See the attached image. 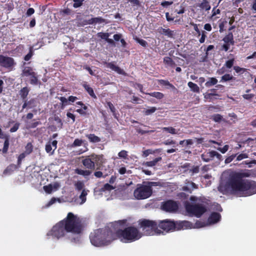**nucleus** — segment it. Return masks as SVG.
Instances as JSON below:
<instances>
[{"label": "nucleus", "mask_w": 256, "mask_h": 256, "mask_svg": "<svg viewBox=\"0 0 256 256\" xmlns=\"http://www.w3.org/2000/svg\"><path fill=\"white\" fill-rule=\"evenodd\" d=\"M105 20L101 17L92 18L88 20L89 24L104 23Z\"/></svg>", "instance_id": "27"}, {"label": "nucleus", "mask_w": 256, "mask_h": 256, "mask_svg": "<svg viewBox=\"0 0 256 256\" xmlns=\"http://www.w3.org/2000/svg\"><path fill=\"white\" fill-rule=\"evenodd\" d=\"M106 104L107 106H108L112 114H113L114 116H116V110L114 105L110 102H107Z\"/></svg>", "instance_id": "52"}, {"label": "nucleus", "mask_w": 256, "mask_h": 256, "mask_svg": "<svg viewBox=\"0 0 256 256\" xmlns=\"http://www.w3.org/2000/svg\"><path fill=\"white\" fill-rule=\"evenodd\" d=\"M138 225H140V228H142L143 231L146 230L147 232L146 234L148 235H150L151 232H155L158 228L157 223L155 221L147 219L140 220Z\"/></svg>", "instance_id": "8"}, {"label": "nucleus", "mask_w": 256, "mask_h": 256, "mask_svg": "<svg viewBox=\"0 0 256 256\" xmlns=\"http://www.w3.org/2000/svg\"><path fill=\"white\" fill-rule=\"evenodd\" d=\"M44 190L46 191V192L50 194L52 191V184L45 186H44Z\"/></svg>", "instance_id": "56"}, {"label": "nucleus", "mask_w": 256, "mask_h": 256, "mask_svg": "<svg viewBox=\"0 0 256 256\" xmlns=\"http://www.w3.org/2000/svg\"><path fill=\"white\" fill-rule=\"evenodd\" d=\"M218 83V80L215 78H210L208 81L206 82L205 86L206 87H210L212 86H215Z\"/></svg>", "instance_id": "34"}, {"label": "nucleus", "mask_w": 256, "mask_h": 256, "mask_svg": "<svg viewBox=\"0 0 256 256\" xmlns=\"http://www.w3.org/2000/svg\"><path fill=\"white\" fill-rule=\"evenodd\" d=\"M118 156L119 158H126L128 157V152L125 150H122L118 152Z\"/></svg>", "instance_id": "53"}, {"label": "nucleus", "mask_w": 256, "mask_h": 256, "mask_svg": "<svg viewBox=\"0 0 256 256\" xmlns=\"http://www.w3.org/2000/svg\"><path fill=\"white\" fill-rule=\"evenodd\" d=\"M158 226L166 232H174V221L170 219L164 220L160 221Z\"/></svg>", "instance_id": "11"}, {"label": "nucleus", "mask_w": 256, "mask_h": 256, "mask_svg": "<svg viewBox=\"0 0 256 256\" xmlns=\"http://www.w3.org/2000/svg\"><path fill=\"white\" fill-rule=\"evenodd\" d=\"M10 145V142H8V138H6L4 142V146L2 148V152L6 154L8 152V146Z\"/></svg>", "instance_id": "50"}, {"label": "nucleus", "mask_w": 256, "mask_h": 256, "mask_svg": "<svg viewBox=\"0 0 256 256\" xmlns=\"http://www.w3.org/2000/svg\"><path fill=\"white\" fill-rule=\"evenodd\" d=\"M228 144H226L223 148H218V150L220 151V152H222V154H224L227 152L228 150Z\"/></svg>", "instance_id": "62"}, {"label": "nucleus", "mask_w": 256, "mask_h": 256, "mask_svg": "<svg viewBox=\"0 0 256 256\" xmlns=\"http://www.w3.org/2000/svg\"><path fill=\"white\" fill-rule=\"evenodd\" d=\"M192 202H186L184 206L186 212L191 216L200 218L208 211V203L205 200H198L194 196H191Z\"/></svg>", "instance_id": "3"}, {"label": "nucleus", "mask_w": 256, "mask_h": 256, "mask_svg": "<svg viewBox=\"0 0 256 256\" xmlns=\"http://www.w3.org/2000/svg\"><path fill=\"white\" fill-rule=\"evenodd\" d=\"M30 88L27 86H24L19 90V95L20 98L23 100H26L27 96L29 94Z\"/></svg>", "instance_id": "17"}, {"label": "nucleus", "mask_w": 256, "mask_h": 256, "mask_svg": "<svg viewBox=\"0 0 256 256\" xmlns=\"http://www.w3.org/2000/svg\"><path fill=\"white\" fill-rule=\"evenodd\" d=\"M158 83L160 84V85L164 86H168L170 88H172L173 90H176V88L174 84L170 83L169 81L168 80H158Z\"/></svg>", "instance_id": "30"}, {"label": "nucleus", "mask_w": 256, "mask_h": 256, "mask_svg": "<svg viewBox=\"0 0 256 256\" xmlns=\"http://www.w3.org/2000/svg\"><path fill=\"white\" fill-rule=\"evenodd\" d=\"M248 176V173L235 172L230 176L228 185L233 192H242L245 196L256 194V182L253 180L243 179Z\"/></svg>", "instance_id": "2"}, {"label": "nucleus", "mask_w": 256, "mask_h": 256, "mask_svg": "<svg viewBox=\"0 0 256 256\" xmlns=\"http://www.w3.org/2000/svg\"><path fill=\"white\" fill-rule=\"evenodd\" d=\"M52 148L51 144L50 143L46 144V151L48 153H50L51 154H52L54 153V150L52 152Z\"/></svg>", "instance_id": "59"}, {"label": "nucleus", "mask_w": 256, "mask_h": 256, "mask_svg": "<svg viewBox=\"0 0 256 256\" xmlns=\"http://www.w3.org/2000/svg\"><path fill=\"white\" fill-rule=\"evenodd\" d=\"M161 208L166 212H176L178 210V204L174 200H167L162 202Z\"/></svg>", "instance_id": "9"}, {"label": "nucleus", "mask_w": 256, "mask_h": 256, "mask_svg": "<svg viewBox=\"0 0 256 256\" xmlns=\"http://www.w3.org/2000/svg\"><path fill=\"white\" fill-rule=\"evenodd\" d=\"M18 168L20 167L14 164H10L6 167L4 172H3V174H10Z\"/></svg>", "instance_id": "21"}, {"label": "nucleus", "mask_w": 256, "mask_h": 256, "mask_svg": "<svg viewBox=\"0 0 256 256\" xmlns=\"http://www.w3.org/2000/svg\"><path fill=\"white\" fill-rule=\"evenodd\" d=\"M75 189L78 190H81L83 189V188L84 187V184L82 181H77V182L74 184Z\"/></svg>", "instance_id": "36"}, {"label": "nucleus", "mask_w": 256, "mask_h": 256, "mask_svg": "<svg viewBox=\"0 0 256 256\" xmlns=\"http://www.w3.org/2000/svg\"><path fill=\"white\" fill-rule=\"evenodd\" d=\"M111 235V232L106 229H96L90 234V242L94 246H106L112 240Z\"/></svg>", "instance_id": "4"}, {"label": "nucleus", "mask_w": 256, "mask_h": 256, "mask_svg": "<svg viewBox=\"0 0 256 256\" xmlns=\"http://www.w3.org/2000/svg\"><path fill=\"white\" fill-rule=\"evenodd\" d=\"M106 68H108L112 70H113L116 72V73L118 74L122 75L126 74V73L124 72V70L120 68V67L116 66V64H114L113 62H106Z\"/></svg>", "instance_id": "16"}, {"label": "nucleus", "mask_w": 256, "mask_h": 256, "mask_svg": "<svg viewBox=\"0 0 256 256\" xmlns=\"http://www.w3.org/2000/svg\"><path fill=\"white\" fill-rule=\"evenodd\" d=\"M236 156V154H233L232 156H228L225 160V164H230L232 160Z\"/></svg>", "instance_id": "55"}, {"label": "nucleus", "mask_w": 256, "mask_h": 256, "mask_svg": "<svg viewBox=\"0 0 256 256\" xmlns=\"http://www.w3.org/2000/svg\"><path fill=\"white\" fill-rule=\"evenodd\" d=\"M30 77V84L33 86H37L41 84L40 81L38 78L36 74L34 75H31L29 76Z\"/></svg>", "instance_id": "26"}, {"label": "nucleus", "mask_w": 256, "mask_h": 256, "mask_svg": "<svg viewBox=\"0 0 256 256\" xmlns=\"http://www.w3.org/2000/svg\"><path fill=\"white\" fill-rule=\"evenodd\" d=\"M212 119L215 122H220L222 120V116L220 114H215L212 116Z\"/></svg>", "instance_id": "45"}, {"label": "nucleus", "mask_w": 256, "mask_h": 256, "mask_svg": "<svg viewBox=\"0 0 256 256\" xmlns=\"http://www.w3.org/2000/svg\"><path fill=\"white\" fill-rule=\"evenodd\" d=\"M158 32L160 34L167 36V38L172 39H174L176 34V32L174 30H172L168 28H164L162 27L158 28Z\"/></svg>", "instance_id": "13"}, {"label": "nucleus", "mask_w": 256, "mask_h": 256, "mask_svg": "<svg viewBox=\"0 0 256 256\" xmlns=\"http://www.w3.org/2000/svg\"><path fill=\"white\" fill-rule=\"evenodd\" d=\"M199 172V167L198 166H196L192 167V168L190 169V172H192V174H197Z\"/></svg>", "instance_id": "63"}, {"label": "nucleus", "mask_w": 256, "mask_h": 256, "mask_svg": "<svg viewBox=\"0 0 256 256\" xmlns=\"http://www.w3.org/2000/svg\"><path fill=\"white\" fill-rule=\"evenodd\" d=\"M26 151H24V153L27 154H31L32 152V145L31 142H28L26 146Z\"/></svg>", "instance_id": "41"}, {"label": "nucleus", "mask_w": 256, "mask_h": 256, "mask_svg": "<svg viewBox=\"0 0 256 256\" xmlns=\"http://www.w3.org/2000/svg\"><path fill=\"white\" fill-rule=\"evenodd\" d=\"M160 149H158L156 150H153L150 149H148V150H146L143 152V156L146 157V156H148L150 154H154L156 152H160Z\"/></svg>", "instance_id": "37"}, {"label": "nucleus", "mask_w": 256, "mask_h": 256, "mask_svg": "<svg viewBox=\"0 0 256 256\" xmlns=\"http://www.w3.org/2000/svg\"><path fill=\"white\" fill-rule=\"evenodd\" d=\"M116 235L123 242H132L138 240L142 236L138 229L133 226L117 230Z\"/></svg>", "instance_id": "5"}, {"label": "nucleus", "mask_w": 256, "mask_h": 256, "mask_svg": "<svg viewBox=\"0 0 256 256\" xmlns=\"http://www.w3.org/2000/svg\"><path fill=\"white\" fill-rule=\"evenodd\" d=\"M135 40L136 42H137L138 43L140 44L141 45V46H144V47L146 48L148 46V42H146L143 39L136 38H135Z\"/></svg>", "instance_id": "44"}, {"label": "nucleus", "mask_w": 256, "mask_h": 256, "mask_svg": "<svg viewBox=\"0 0 256 256\" xmlns=\"http://www.w3.org/2000/svg\"><path fill=\"white\" fill-rule=\"evenodd\" d=\"M162 130L164 132H166L168 133H170L172 134H177V132L174 127H164L162 128Z\"/></svg>", "instance_id": "35"}, {"label": "nucleus", "mask_w": 256, "mask_h": 256, "mask_svg": "<svg viewBox=\"0 0 256 256\" xmlns=\"http://www.w3.org/2000/svg\"><path fill=\"white\" fill-rule=\"evenodd\" d=\"M36 74L32 69V67L26 66L23 70H22V77H28L30 76L34 75Z\"/></svg>", "instance_id": "19"}, {"label": "nucleus", "mask_w": 256, "mask_h": 256, "mask_svg": "<svg viewBox=\"0 0 256 256\" xmlns=\"http://www.w3.org/2000/svg\"><path fill=\"white\" fill-rule=\"evenodd\" d=\"M234 62V59L232 58L229 60H228L226 62L224 66L226 68H230L233 66Z\"/></svg>", "instance_id": "49"}, {"label": "nucleus", "mask_w": 256, "mask_h": 256, "mask_svg": "<svg viewBox=\"0 0 256 256\" xmlns=\"http://www.w3.org/2000/svg\"><path fill=\"white\" fill-rule=\"evenodd\" d=\"M110 36L109 33H104V32H98L97 33V36L101 39H104V40L108 39V37Z\"/></svg>", "instance_id": "46"}, {"label": "nucleus", "mask_w": 256, "mask_h": 256, "mask_svg": "<svg viewBox=\"0 0 256 256\" xmlns=\"http://www.w3.org/2000/svg\"><path fill=\"white\" fill-rule=\"evenodd\" d=\"M248 158V156L246 154H242L237 156L236 160L238 161H240L244 158Z\"/></svg>", "instance_id": "61"}, {"label": "nucleus", "mask_w": 256, "mask_h": 256, "mask_svg": "<svg viewBox=\"0 0 256 256\" xmlns=\"http://www.w3.org/2000/svg\"><path fill=\"white\" fill-rule=\"evenodd\" d=\"M188 86L190 88L191 91L194 92H199L200 88L198 85L192 82H189L188 83Z\"/></svg>", "instance_id": "32"}, {"label": "nucleus", "mask_w": 256, "mask_h": 256, "mask_svg": "<svg viewBox=\"0 0 256 256\" xmlns=\"http://www.w3.org/2000/svg\"><path fill=\"white\" fill-rule=\"evenodd\" d=\"M104 162V156L95 154L85 156V158L82 161L84 168L90 170H94L96 166H100Z\"/></svg>", "instance_id": "7"}, {"label": "nucleus", "mask_w": 256, "mask_h": 256, "mask_svg": "<svg viewBox=\"0 0 256 256\" xmlns=\"http://www.w3.org/2000/svg\"><path fill=\"white\" fill-rule=\"evenodd\" d=\"M236 78L228 74H226L221 77L220 82H229L232 80H235Z\"/></svg>", "instance_id": "33"}, {"label": "nucleus", "mask_w": 256, "mask_h": 256, "mask_svg": "<svg viewBox=\"0 0 256 256\" xmlns=\"http://www.w3.org/2000/svg\"><path fill=\"white\" fill-rule=\"evenodd\" d=\"M192 224L189 221H176L174 222V230H186L192 228Z\"/></svg>", "instance_id": "12"}, {"label": "nucleus", "mask_w": 256, "mask_h": 256, "mask_svg": "<svg viewBox=\"0 0 256 256\" xmlns=\"http://www.w3.org/2000/svg\"><path fill=\"white\" fill-rule=\"evenodd\" d=\"M112 170L108 167V172H102L101 171H95L94 172V176L97 178H106L108 176L112 173Z\"/></svg>", "instance_id": "18"}, {"label": "nucleus", "mask_w": 256, "mask_h": 256, "mask_svg": "<svg viewBox=\"0 0 256 256\" xmlns=\"http://www.w3.org/2000/svg\"><path fill=\"white\" fill-rule=\"evenodd\" d=\"M164 62L165 64L171 68H174L176 65L174 60L169 56H166L164 58Z\"/></svg>", "instance_id": "29"}, {"label": "nucleus", "mask_w": 256, "mask_h": 256, "mask_svg": "<svg viewBox=\"0 0 256 256\" xmlns=\"http://www.w3.org/2000/svg\"><path fill=\"white\" fill-rule=\"evenodd\" d=\"M87 191L84 189L82 190L81 194L80 196V198L82 200V204L85 202L86 200Z\"/></svg>", "instance_id": "40"}, {"label": "nucleus", "mask_w": 256, "mask_h": 256, "mask_svg": "<svg viewBox=\"0 0 256 256\" xmlns=\"http://www.w3.org/2000/svg\"><path fill=\"white\" fill-rule=\"evenodd\" d=\"M72 1L74 2L72 5L73 8H77L82 6L84 0H72Z\"/></svg>", "instance_id": "39"}, {"label": "nucleus", "mask_w": 256, "mask_h": 256, "mask_svg": "<svg viewBox=\"0 0 256 256\" xmlns=\"http://www.w3.org/2000/svg\"><path fill=\"white\" fill-rule=\"evenodd\" d=\"M157 186V182H147L146 184H138L134 191V196L138 200L149 198L152 194V186Z\"/></svg>", "instance_id": "6"}, {"label": "nucleus", "mask_w": 256, "mask_h": 256, "mask_svg": "<svg viewBox=\"0 0 256 256\" xmlns=\"http://www.w3.org/2000/svg\"><path fill=\"white\" fill-rule=\"evenodd\" d=\"M221 219V216L220 213L213 212L210 213L208 217V222L210 224H213L220 222Z\"/></svg>", "instance_id": "14"}, {"label": "nucleus", "mask_w": 256, "mask_h": 256, "mask_svg": "<svg viewBox=\"0 0 256 256\" xmlns=\"http://www.w3.org/2000/svg\"><path fill=\"white\" fill-rule=\"evenodd\" d=\"M34 12V8H28V10H26V15L28 16H29L32 14H33Z\"/></svg>", "instance_id": "64"}, {"label": "nucleus", "mask_w": 256, "mask_h": 256, "mask_svg": "<svg viewBox=\"0 0 256 256\" xmlns=\"http://www.w3.org/2000/svg\"><path fill=\"white\" fill-rule=\"evenodd\" d=\"M162 160V158L161 156L158 157L157 158H156L154 159V160L150 161V162H146L144 164H143L144 165L148 167H152L154 166H156L157 163Z\"/></svg>", "instance_id": "25"}, {"label": "nucleus", "mask_w": 256, "mask_h": 256, "mask_svg": "<svg viewBox=\"0 0 256 256\" xmlns=\"http://www.w3.org/2000/svg\"><path fill=\"white\" fill-rule=\"evenodd\" d=\"M14 60L12 58L4 56L0 54V66L8 69L12 68L15 65Z\"/></svg>", "instance_id": "10"}, {"label": "nucleus", "mask_w": 256, "mask_h": 256, "mask_svg": "<svg viewBox=\"0 0 256 256\" xmlns=\"http://www.w3.org/2000/svg\"><path fill=\"white\" fill-rule=\"evenodd\" d=\"M32 56V48H30V50L28 54H26V56L24 57V60L26 61H28L31 58Z\"/></svg>", "instance_id": "57"}, {"label": "nucleus", "mask_w": 256, "mask_h": 256, "mask_svg": "<svg viewBox=\"0 0 256 256\" xmlns=\"http://www.w3.org/2000/svg\"><path fill=\"white\" fill-rule=\"evenodd\" d=\"M233 70L238 74H243L246 72V69L238 66H234Z\"/></svg>", "instance_id": "42"}, {"label": "nucleus", "mask_w": 256, "mask_h": 256, "mask_svg": "<svg viewBox=\"0 0 256 256\" xmlns=\"http://www.w3.org/2000/svg\"><path fill=\"white\" fill-rule=\"evenodd\" d=\"M36 100L34 98H31L30 100L28 101L26 100V103L28 104L29 105H30V106H32V108L36 106Z\"/></svg>", "instance_id": "60"}, {"label": "nucleus", "mask_w": 256, "mask_h": 256, "mask_svg": "<svg viewBox=\"0 0 256 256\" xmlns=\"http://www.w3.org/2000/svg\"><path fill=\"white\" fill-rule=\"evenodd\" d=\"M85 226L84 221L82 218L72 212H69L64 218L54 226L46 235L52 236L58 239L64 237L67 233L80 235L82 234Z\"/></svg>", "instance_id": "1"}, {"label": "nucleus", "mask_w": 256, "mask_h": 256, "mask_svg": "<svg viewBox=\"0 0 256 256\" xmlns=\"http://www.w3.org/2000/svg\"><path fill=\"white\" fill-rule=\"evenodd\" d=\"M86 137L88 139L90 142H98L100 139L94 134H89L86 135Z\"/></svg>", "instance_id": "28"}, {"label": "nucleus", "mask_w": 256, "mask_h": 256, "mask_svg": "<svg viewBox=\"0 0 256 256\" xmlns=\"http://www.w3.org/2000/svg\"><path fill=\"white\" fill-rule=\"evenodd\" d=\"M54 120L58 124V128H62L63 123L60 117L58 116L54 117Z\"/></svg>", "instance_id": "54"}, {"label": "nucleus", "mask_w": 256, "mask_h": 256, "mask_svg": "<svg viewBox=\"0 0 256 256\" xmlns=\"http://www.w3.org/2000/svg\"><path fill=\"white\" fill-rule=\"evenodd\" d=\"M83 141L82 140H80L79 138H76L73 142L72 146L76 147V146H80L82 145Z\"/></svg>", "instance_id": "47"}, {"label": "nucleus", "mask_w": 256, "mask_h": 256, "mask_svg": "<svg viewBox=\"0 0 256 256\" xmlns=\"http://www.w3.org/2000/svg\"><path fill=\"white\" fill-rule=\"evenodd\" d=\"M20 126V123L16 122L14 124V126L12 127V128H10V132H14L17 131V130L19 128Z\"/></svg>", "instance_id": "58"}, {"label": "nucleus", "mask_w": 256, "mask_h": 256, "mask_svg": "<svg viewBox=\"0 0 256 256\" xmlns=\"http://www.w3.org/2000/svg\"><path fill=\"white\" fill-rule=\"evenodd\" d=\"M90 169L82 170L80 168L75 169V173L80 176H82L84 177L90 176L92 174V171L90 170Z\"/></svg>", "instance_id": "23"}, {"label": "nucleus", "mask_w": 256, "mask_h": 256, "mask_svg": "<svg viewBox=\"0 0 256 256\" xmlns=\"http://www.w3.org/2000/svg\"><path fill=\"white\" fill-rule=\"evenodd\" d=\"M82 86L85 90L86 91L88 94H90V96L92 98L96 99L97 98L92 88L90 86V85H88L86 82L83 84Z\"/></svg>", "instance_id": "20"}, {"label": "nucleus", "mask_w": 256, "mask_h": 256, "mask_svg": "<svg viewBox=\"0 0 256 256\" xmlns=\"http://www.w3.org/2000/svg\"><path fill=\"white\" fill-rule=\"evenodd\" d=\"M62 104H61V109H64L65 106L68 104V100L65 97L60 96L58 98Z\"/></svg>", "instance_id": "38"}, {"label": "nucleus", "mask_w": 256, "mask_h": 256, "mask_svg": "<svg viewBox=\"0 0 256 256\" xmlns=\"http://www.w3.org/2000/svg\"><path fill=\"white\" fill-rule=\"evenodd\" d=\"M198 6L206 11L210 10V6L208 0H202L200 4H198Z\"/></svg>", "instance_id": "24"}, {"label": "nucleus", "mask_w": 256, "mask_h": 256, "mask_svg": "<svg viewBox=\"0 0 256 256\" xmlns=\"http://www.w3.org/2000/svg\"><path fill=\"white\" fill-rule=\"evenodd\" d=\"M150 96L154 97L158 100H161L164 98V94L161 92H152L146 94Z\"/></svg>", "instance_id": "31"}, {"label": "nucleus", "mask_w": 256, "mask_h": 256, "mask_svg": "<svg viewBox=\"0 0 256 256\" xmlns=\"http://www.w3.org/2000/svg\"><path fill=\"white\" fill-rule=\"evenodd\" d=\"M114 189V187L110 185V184L106 183L104 185L103 188H102V190L106 191V190H112Z\"/></svg>", "instance_id": "51"}, {"label": "nucleus", "mask_w": 256, "mask_h": 256, "mask_svg": "<svg viewBox=\"0 0 256 256\" xmlns=\"http://www.w3.org/2000/svg\"><path fill=\"white\" fill-rule=\"evenodd\" d=\"M215 150H212L210 152H204V154H202L201 158L202 160L205 162H209L213 160L214 158L215 157Z\"/></svg>", "instance_id": "15"}, {"label": "nucleus", "mask_w": 256, "mask_h": 256, "mask_svg": "<svg viewBox=\"0 0 256 256\" xmlns=\"http://www.w3.org/2000/svg\"><path fill=\"white\" fill-rule=\"evenodd\" d=\"M222 41L224 42V44H230L232 45L234 44L232 33V32H228V34L223 38Z\"/></svg>", "instance_id": "22"}, {"label": "nucleus", "mask_w": 256, "mask_h": 256, "mask_svg": "<svg viewBox=\"0 0 256 256\" xmlns=\"http://www.w3.org/2000/svg\"><path fill=\"white\" fill-rule=\"evenodd\" d=\"M156 110H157V108H156L154 106H152L150 108L144 110V114H145V116H149L154 113Z\"/></svg>", "instance_id": "43"}, {"label": "nucleus", "mask_w": 256, "mask_h": 256, "mask_svg": "<svg viewBox=\"0 0 256 256\" xmlns=\"http://www.w3.org/2000/svg\"><path fill=\"white\" fill-rule=\"evenodd\" d=\"M250 10H252V13L256 14V0H252V3L250 6Z\"/></svg>", "instance_id": "48"}]
</instances>
